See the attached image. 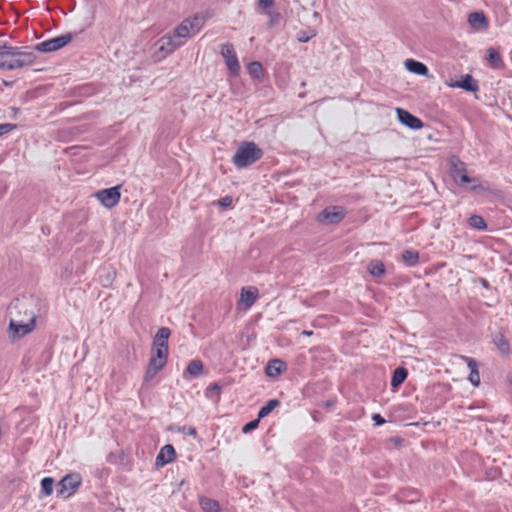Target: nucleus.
<instances>
[{
  "mask_svg": "<svg viewBox=\"0 0 512 512\" xmlns=\"http://www.w3.org/2000/svg\"><path fill=\"white\" fill-rule=\"evenodd\" d=\"M13 309H19V314L24 313L26 315L25 323L17 320H10L9 334L11 338L16 339L24 337L35 329L36 315L24 302L17 301L13 304Z\"/></svg>",
  "mask_w": 512,
  "mask_h": 512,
  "instance_id": "obj_1",
  "label": "nucleus"
},
{
  "mask_svg": "<svg viewBox=\"0 0 512 512\" xmlns=\"http://www.w3.org/2000/svg\"><path fill=\"white\" fill-rule=\"evenodd\" d=\"M33 63V55L18 51L17 48L3 45L0 48V69L14 70Z\"/></svg>",
  "mask_w": 512,
  "mask_h": 512,
  "instance_id": "obj_2",
  "label": "nucleus"
},
{
  "mask_svg": "<svg viewBox=\"0 0 512 512\" xmlns=\"http://www.w3.org/2000/svg\"><path fill=\"white\" fill-rule=\"evenodd\" d=\"M263 156V151L260 149L254 142H242L233 158L232 163L236 168L242 169L246 168L258 160H260Z\"/></svg>",
  "mask_w": 512,
  "mask_h": 512,
  "instance_id": "obj_3",
  "label": "nucleus"
},
{
  "mask_svg": "<svg viewBox=\"0 0 512 512\" xmlns=\"http://www.w3.org/2000/svg\"><path fill=\"white\" fill-rule=\"evenodd\" d=\"M169 350L154 349L144 375V382L149 383L167 364Z\"/></svg>",
  "mask_w": 512,
  "mask_h": 512,
  "instance_id": "obj_4",
  "label": "nucleus"
},
{
  "mask_svg": "<svg viewBox=\"0 0 512 512\" xmlns=\"http://www.w3.org/2000/svg\"><path fill=\"white\" fill-rule=\"evenodd\" d=\"M206 16L196 14L191 18L183 20L174 30V35L181 40L197 34L203 27Z\"/></svg>",
  "mask_w": 512,
  "mask_h": 512,
  "instance_id": "obj_5",
  "label": "nucleus"
},
{
  "mask_svg": "<svg viewBox=\"0 0 512 512\" xmlns=\"http://www.w3.org/2000/svg\"><path fill=\"white\" fill-rule=\"evenodd\" d=\"M451 175L454 181L459 185L472 183V190L482 189L480 181L477 178H471L467 175V168L465 163L460 161L458 158L452 160Z\"/></svg>",
  "mask_w": 512,
  "mask_h": 512,
  "instance_id": "obj_6",
  "label": "nucleus"
},
{
  "mask_svg": "<svg viewBox=\"0 0 512 512\" xmlns=\"http://www.w3.org/2000/svg\"><path fill=\"white\" fill-rule=\"evenodd\" d=\"M82 484V476L77 472H71L65 475L59 482L57 494L59 497L69 498Z\"/></svg>",
  "mask_w": 512,
  "mask_h": 512,
  "instance_id": "obj_7",
  "label": "nucleus"
},
{
  "mask_svg": "<svg viewBox=\"0 0 512 512\" xmlns=\"http://www.w3.org/2000/svg\"><path fill=\"white\" fill-rule=\"evenodd\" d=\"M95 197L104 207L113 208L121 198L120 186L99 190L95 193Z\"/></svg>",
  "mask_w": 512,
  "mask_h": 512,
  "instance_id": "obj_8",
  "label": "nucleus"
},
{
  "mask_svg": "<svg viewBox=\"0 0 512 512\" xmlns=\"http://www.w3.org/2000/svg\"><path fill=\"white\" fill-rule=\"evenodd\" d=\"M346 211L339 206H332L325 208L317 216V220L324 224H336L344 219Z\"/></svg>",
  "mask_w": 512,
  "mask_h": 512,
  "instance_id": "obj_9",
  "label": "nucleus"
},
{
  "mask_svg": "<svg viewBox=\"0 0 512 512\" xmlns=\"http://www.w3.org/2000/svg\"><path fill=\"white\" fill-rule=\"evenodd\" d=\"M259 296V290L257 287L248 286L241 289L240 298L237 302L238 309L248 310L256 302Z\"/></svg>",
  "mask_w": 512,
  "mask_h": 512,
  "instance_id": "obj_10",
  "label": "nucleus"
},
{
  "mask_svg": "<svg viewBox=\"0 0 512 512\" xmlns=\"http://www.w3.org/2000/svg\"><path fill=\"white\" fill-rule=\"evenodd\" d=\"M221 55L225 60V63L233 75H237L240 71V64L235 53L234 47L231 43L222 45Z\"/></svg>",
  "mask_w": 512,
  "mask_h": 512,
  "instance_id": "obj_11",
  "label": "nucleus"
},
{
  "mask_svg": "<svg viewBox=\"0 0 512 512\" xmlns=\"http://www.w3.org/2000/svg\"><path fill=\"white\" fill-rule=\"evenodd\" d=\"M71 35H62L43 41L37 45V49L41 52H53L61 49L71 41Z\"/></svg>",
  "mask_w": 512,
  "mask_h": 512,
  "instance_id": "obj_12",
  "label": "nucleus"
},
{
  "mask_svg": "<svg viewBox=\"0 0 512 512\" xmlns=\"http://www.w3.org/2000/svg\"><path fill=\"white\" fill-rule=\"evenodd\" d=\"M398 120L408 128L419 130L421 129L424 124L422 120L414 115H412L410 112H408L405 109L397 108L396 109Z\"/></svg>",
  "mask_w": 512,
  "mask_h": 512,
  "instance_id": "obj_13",
  "label": "nucleus"
},
{
  "mask_svg": "<svg viewBox=\"0 0 512 512\" xmlns=\"http://www.w3.org/2000/svg\"><path fill=\"white\" fill-rule=\"evenodd\" d=\"M183 43L184 42L179 40V38H177L174 34L163 36L157 42L159 51L163 52L165 55L172 53Z\"/></svg>",
  "mask_w": 512,
  "mask_h": 512,
  "instance_id": "obj_14",
  "label": "nucleus"
},
{
  "mask_svg": "<svg viewBox=\"0 0 512 512\" xmlns=\"http://www.w3.org/2000/svg\"><path fill=\"white\" fill-rule=\"evenodd\" d=\"M176 458V451L171 444L164 445L158 455L156 456L155 464L157 467H163L171 462H173Z\"/></svg>",
  "mask_w": 512,
  "mask_h": 512,
  "instance_id": "obj_15",
  "label": "nucleus"
},
{
  "mask_svg": "<svg viewBox=\"0 0 512 512\" xmlns=\"http://www.w3.org/2000/svg\"><path fill=\"white\" fill-rule=\"evenodd\" d=\"M171 335V331L167 327L160 328L154 336L152 348L169 350L168 339Z\"/></svg>",
  "mask_w": 512,
  "mask_h": 512,
  "instance_id": "obj_16",
  "label": "nucleus"
},
{
  "mask_svg": "<svg viewBox=\"0 0 512 512\" xmlns=\"http://www.w3.org/2000/svg\"><path fill=\"white\" fill-rule=\"evenodd\" d=\"M447 86L452 88H462L469 92H476L478 90L477 81L469 74L465 75L460 81L447 82Z\"/></svg>",
  "mask_w": 512,
  "mask_h": 512,
  "instance_id": "obj_17",
  "label": "nucleus"
},
{
  "mask_svg": "<svg viewBox=\"0 0 512 512\" xmlns=\"http://www.w3.org/2000/svg\"><path fill=\"white\" fill-rule=\"evenodd\" d=\"M287 368L286 363L281 359H272L268 362L265 373L268 377L275 378L281 375Z\"/></svg>",
  "mask_w": 512,
  "mask_h": 512,
  "instance_id": "obj_18",
  "label": "nucleus"
},
{
  "mask_svg": "<svg viewBox=\"0 0 512 512\" xmlns=\"http://www.w3.org/2000/svg\"><path fill=\"white\" fill-rule=\"evenodd\" d=\"M462 360L467 363V366L470 370L468 380L474 386H479L480 384V375L478 371V363L475 359L468 356H461Z\"/></svg>",
  "mask_w": 512,
  "mask_h": 512,
  "instance_id": "obj_19",
  "label": "nucleus"
},
{
  "mask_svg": "<svg viewBox=\"0 0 512 512\" xmlns=\"http://www.w3.org/2000/svg\"><path fill=\"white\" fill-rule=\"evenodd\" d=\"M468 23L474 29L486 28L488 26L487 19L483 12H472L468 16Z\"/></svg>",
  "mask_w": 512,
  "mask_h": 512,
  "instance_id": "obj_20",
  "label": "nucleus"
},
{
  "mask_svg": "<svg viewBox=\"0 0 512 512\" xmlns=\"http://www.w3.org/2000/svg\"><path fill=\"white\" fill-rule=\"evenodd\" d=\"M405 67L412 73L417 75L425 76L428 74V68L422 62L416 61L414 59H407L405 61Z\"/></svg>",
  "mask_w": 512,
  "mask_h": 512,
  "instance_id": "obj_21",
  "label": "nucleus"
},
{
  "mask_svg": "<svg viewBox=\"0 0 512 512\" xmlns=\"http://www.w3.org/2000/svg\"><path fill=\"white\" fill-rule=\"evenodd\" d=\"M492 341L497 349L504 355L510 353V345L503 333H496L493 335Z\"/></svg>",
  "mask_w": 512,
  "mask_h": 512,
  "instance_id": "obj_22",
  "label": "nucleus"
},
{
  "mask_svg": "<svg viewBox=\"0 0 512 512\" xmlns=\"http://www.w3.org/2000/svg\"><path fill=\"white\" fill-rule=\"evenodd\" d=\"M204 365L203 362L199 359L191 360L187 367L186 373L190 375V377L197 378L203 374Z\"/></svg>",
  "mask_w": 512,
  "mask_h": 512,
  "instance_id": "obj_23",
  "label": "nucleus"
},
{
  "mask_svg": "<svg viewBox=\"0 0 512 512\" xmlns=\"http://www.w3.org/2000/svg\"><path fill=\"white\" fill-rule=\"evenodd\" d=\"M367 269L373 277H381L386 272L384 263L376 259L369 262Z\"/></svg>",
  "mask_w": 512,
  "mask_h": 512,
  "instance_id": "obj_24",
  "label": "nucleus"
},
{
  "mask_svg": "<svg viewBox=\"0 0 512 512\" xmlns=\"http://www.w3.org/2000/svg\"><path fill=\"white\" fill-rule=\"evenodd\" d=\"M408 372L405 368L399 367L396 368L393 372L392 378H391V386L393 388L399 387L407 378Z\"/></svg>",
  "mask_w": 512,
  "mask_h": 512,
  "instance_id": "obj_25",
  "label": "nucleus"
},
{
  "mask_svg": "<svg viewBox=\"0 0 512 512\" xmlns=\"http://www.w3.org/2000/svg\"><path fill=\"white\" fill-rule=\"evenodd\" d=\"M200 506L205 512H221L219 503L207 497L200 499Z\"/></svg>",
  "mask_w": 512,
  "mask_h": 512,
  "instance_id": "obj_26",
  "label": "nucleus"
},
{
  "mask_svg": "<svg viewBox=\"0 0 512 512\" xmlns=\"http://www.w3.org/2000/svg\"><path fill=\"white\" fill-rule=\"evenodd\" d=\"M402 259L408 266L413 267L419 262V252L412 249L404 250Z\"/></svg>",
  "mask_w": 512,
  "mask_h": 512,
  "instance_id": "obj_27",
  "label": "nucleus"
},
{
  "mask_svg": "<svg viewBox=\"0 0 512 512\" xmlns=\"http://www.w3.org/2000/svg\"><path fill=\"white\" fill-rule=\"evenodd\" d=\"M280 402L276 399L269 400L258 412L259 419H262L268 416L278 405Z\"/></svg>",
  "mask_w": 512,
  "mask_h": 512,
  "instance_id": "obj_28",
  "label": "nucleus"
},
{
  "mask_svg": "<svg viewBox=\"0 0 512 512\" xmlns=\"http://www.w3.org/2000/svg\"><path fill=\"white\" fill-rule=\"evenodd\" d=\"M248 73L254 78H260L263 75V66L260 62L254 61L247 66Z\"/></svg>",
  "mask_w": 512,
  "mask_h": 512,
  "instance_id": "obj_29",
  "label": "nucleus"
},
{
  "mask_svg": "<svg viewBox=\"0 0 512 512\" xmlns=\"http://www.w3.org/2000/svg\"><path fill=\"white\" fill-rule=\"evenodd\" d=\"M54 479L52 477H45L41 480V492L44 496H50L53 492Z\"/></svg>",
  "mask_w": 512,
  "mask_h": 512,
  "instance_id": "obj_30",
  "label": "nucleus"
},
{
  "mask_svg": "<svg viewBox=\"0 0 512 512\" xmlns=\"http://www.w3.org/2000/svg\"><path fill=\"white\" fill-rule=\"evenodd\" d=\"M488 61L491 66L498 68L502 65L501 55L493 48L488 50Z\"/></svg>",
  "mask_w": 512,
  "mask_h": 512,
  "instance_id": "obj_31",
  "label": "nucleus"
},
{
  "mask_svg": "<svg viewBox=\"0 0 512 512\" xmlns=\"http://www.w3.org/2000/svg\"><path fill=\"white\" fill-rule=\"evenodd\" d=\"M468 223L471 227L478 229V230H484L487 227L484 219L479 215L471 216L468 219Z\"/></svg>",
  "mask_w": 512,
  "mask_h": 512,
  "instance_id": "obj_32",
  "label": "nucleus"
},
{
  "mask_svg": "<svg viewBox=\"0 0 512 512\" xmlns=\"http://www.w3.org/2000/svg\"><path fill=\"white\" fill-rule=\"evenodd\" d=\"M259 422H260V419L258 417L257 419L252 420V421L248 422L247 424H245L242 428L243 433H249L252 430L256 429L259 425Z\"/></svg>",
  "mask_w": 512,
  "mask_h": 512,
  "instance_id": "obj_33",
  "label": "nucleus"
},
{
  "mask_svg": "<svg viewBox=\"0 0 512 512\" xmlns=\"http://www.w3.org/2000/svg\"><path fill=\"white\" fill-rule=\"evenodd\" d=\"M11 314L13 315L10 320L21 321L22 323L26 322V315L24 313L19 314V309H13L11 307Z\"/></svg>",
  "mask_w": 512,
  "mask_h": 512,
  "instance_id": "obj_34",
  "label": "nucleus"
},
{
  "mask_svg": "<svg viewBox=\"0 0 512 512\" xmlns=\"http://www.w3.org/2000/svg\"><path fill=\"white\" fill-rule=\"evenodd\" d=\"M275 5V0H258V7L262 11L272 8Z\"/></svg>",
  "mask_w": 512,
  "mask_h": 512,
  "instance_id": "obj_35",
  "label": "nucleus"
},
{
  "mask_svg": "<svg viewBox=\"0 0 512 512\" xmlns=\"http://www.w3.org/2000/svg\"><path fill=\"white\" fill-rule=\"evenodd\" d=\"M268 17H269V23L268 25L271 27L273 26L279 19V14L276 12L271 11L270 9H267L266 11H263Z\"/></svg>",
  "mask_w": 512,
  "mask_h": 512,
  "instance_id": "obj_36",
  "label": "nucleus"
},
{
  "mask_svg": "<svg viewBox=\"0 0 512 512\" xmlns=\"http://www.w3.org/2000/svg\"><path fill=\"white\" fill-rule=\"evenodd\" d=\"M16 128V125L15 124H12V123H3V124H0V137L4 134H7L9 132H11L12 130H14Z\"/></svg>",
  "mask_w": 512,
  "mask_h": 512,
  "instance_id": "obj_37",
  "label": "nucleus"
},
{
  "mask_svg": "<svg viewBox=\"0 0 512 512\" xmlns=\"http://www.w3.org/2000/svg\"><path fill=\"white\" fill-rule=\"evenodd\" d=\"M217 203L221 207H231L233 198L231 196H225L220 198Z\"/></svg>",
  "mask_w": 512,
  "mask_h": 512,
  "instance_id": "obj_38",
  "label": "nucleus"
},
{
  "mask_svg": "<svg viewBox=\"0 0 512 512\" xmlns=\"http://www.w3.org/2000/svg\"><path fill=\"white\" fill-rule=\"evenodd\" d=\"M372 420L374 421L375 425H382L385 423V419L378 413L372 415Z\"/></svg>",
  "mask_w": 512,
  "mask_h": 512,
  "instance_id": "obj_39",
  "label": "nucleus"
},
{
  "mask_svg": "<svg viewBox=\"0 0 512 512\" xmlns=\"http://www.w3.org/2000/svg\"><path fill=\"white\" fill-rule=\"evenodd\" d=\"M222 386L218 383H213L209 386L208 390L215 392L217 395L220 394Z\"/></svg>",
  "mask_w": 512,
  "mask_h": 512,
  "instance_id": "obj_40",
  "label": "nucleus"
},
{
  "mask_svg": "<svg viewBox=\"0 0 512 512\" xmlns=\"http://www.w3.org/2000/svg\"><path fill=\"white\" fill-rule=\"evenodd\" d=\"M183 431L188 434V435H191L193 437H196L197 436V431L194 427H183Z\"/></svg>",
  "mask_w": 512,
  "mask_h": 512,
  "instance_id": "obj_41",
  "label": "nucleus"
},
{
  "mask_svg": "<svg viewBox=\"0 0 512 512\" xmlns=\"http://www.w3.org/2000/svg\"><path fill=\"white\" fill-rule=\"evenodd\" d=\"M313 36H314V34H311V35L299 34L298 41L304 43V42L309 41Z\"/></svg>",
  "mask_w": 512,
  "mask_h": 512,
  "instance_id": "obj_42",
  "label": "nucleus"
},
{
  "mask_svg": "<svg viewBox=\"0 0 512 512\" xmlns=\"http://www.w3.org/2000/svg\"><path fill=\"white\" fill-rule=\"evenodd\" d=\"M313 334L312 331H309V330H303L302 331V335H305V336H311Z\"/></svg>",
  "mask_w": 512,
  "mask_h": 512,
  "instance_id": "obj_43",
  "label": "nucleus"
}]
</instances>
